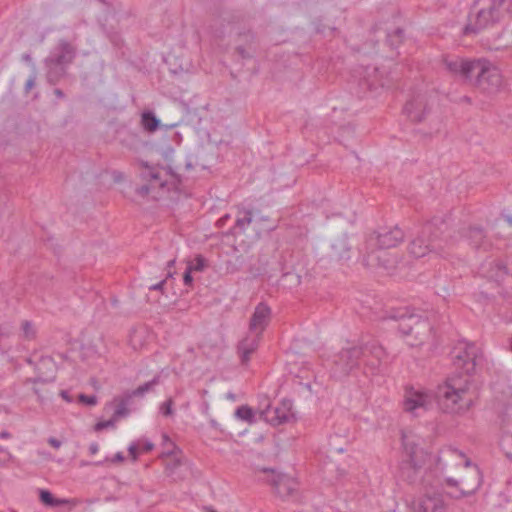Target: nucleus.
I'll return each mask as SVG.
<instances>
[{"label": "nucleus", "instance_id": "1", "mask_svg": "<svg viewBox=\"0 0 512 512\" xmlns=\"http://www.w3.org/2000/svg\"><path fill=\"white\" fill-rule=\"evenodd\" d=\"M451 355L453 365L460 374L449 377L443 385L438 386L434 395L413 387L407 388L403 402L406 412L418 416L429 410L435 401L447 413H462L472 406L470 375L481 363L482 352L474 343L460 341Z\"/></svg>", "mask_w": 512, "mask_h": 512}, {"label": "nucleus", "instance_id": "2", "mask_svg": "<svg viewBox=\"0 0 512 512\" xmlns=\"http://www.w3.org/2000/svg\"><path fill=\"white\" fill-rule=\"evenodd\" d=\"M442 63L452 75L464 79L485 93H496L502 86L499 69L486 59L446 55L442 58Z\"/></svg>", "mask_w": 512, "mask_h": 512}, {"label": "nucleus", "instance_id": "3", "mask_svg": "<svg viewBox=\"0 0 512 512\" xmlns=\"http://www.w3.org/2000/svg\"><path fill=\"white\" fill-rule=\"evenodd\" d=\"M384 356L383 347L375 340L362 346L343 348L334 356L333 376L336 378L345 377L355 369H359L362 364L373 371L380 366Z\"/></svg>", "mask_w": 512, "mask_h": 512}, {"label": "nucleus", "instance_id": "4", "mask_svg": "<svg viewBox=\"0 0 512 512\" xmlns=\"http://www.w3.org/2000/svg\"><path fill=\"white\" fill-rule=\"evenodd\" d=\"M446 222L441 217H434L424 224L418 234L411 240L408 250L411 256L421 258L430 253L443 254V240L439 235L444 232Z\"/></svg>", "mask_w": 512, "mask_h": 512}, {"label": "nucleus", "instance_id": "5", "mask_svg": "<svg viewBox=\"0 0 512 512\" xmlns=\"http://www.w3.org/2000/svg\"><path fill=\"white\" fill-rule=\"evenodd\" d=\"M403 459L399 466V477L410 484H415L422 479L424 465L429 454L414 441L403 437Z\"/></svg>", "mask_w": 512, "mask_h": 512}, {"label": "nucleus", "instance_id": "6", "mask_svg": "<svg viewBox=\"0 0 512 512\" xmlns=\"http://www.w3.org/2000/svg\"><path fill=\"white\" fill-rule=\"evenodd\" d=\"M504 0H477L463 29L465 35L477 34L496 23Z\"/></svg>", "mask_w": 512, "mask_h": 512}, {"label": "nucleus", "instance_id": "7", "mask_svg": "<svg viewBox=\"0 0 512 512\" xmlns=\"http://www.w3.org/2000/svg\"><path fill=\"white\" fill-rule=\"evenodd\" d=\"M383 318L400 321L398 328L404 335H410L416 330V338L419 339L418 344L424 341V337L419 336H428L432 329L427 320L423 319L421 315L410 313L407 307L391 308Z\"/></svg>", "mask_w": 512, "mask_h": 512}, {"label": "nucleus", "instance_id": "8", "mask_svg": "<svg viewBox=\"0 0 512 512\" xmlns=\"http://www.w3.org/2000/svg\"><path fill=\"white\" fill-rule=\"evenodd\" d=\"M75 55V47L66 40H60L45 60L48 80L57 81L65 73L66 67L72 63Z\"/></svg>", "mask_w": 512, "mask_h": 512}, {"label": "nucleus", "instance_id": "9", "mask_svg": "<svg viewBox=\"0 0 512 512\" xmlns=\"http://www.w3.org/2000/svg\"><path fill=\"white\" fill-rule=\"evenodd\" d=\"M403 239L404 232L398 226L390 229L385 228L370 234L365 240L363 250H388L396 247Z\"/></svg>", "mask_w": 512, "mask_h": 512}, {"label": "nucleus", "instance_id": "10", "mask_svg": "<svg viewBox=\"0 0 512 512\" xmlns=\"http://www.w3.org/2000/svg\"><path fill=\"white\" fill-rule=\"evenodd\" d=\"M264 473L268 474L267 481L273 486L276 494L282 499L294 498L298 483L295 479L288 475L276 474L271 469H264Z\"/></svg>", "mask_w": 512, "mask_h": 512}, {"label": "nucleus", "instance_id": "11", "mask_svg": "<svg viewBox=\"0 0 512 512\" xmlns=\"http://www.w3.org/2000/svg\"><path fill=\"white\" fill-rule=\"evenodd\" d=\"M363 251V261L370 267H382L390 271L400 263L398 255L387 250L370 249Z\"/></svg>", "mask_w": 512, "mask_h": 512}, {"label": "nucleus", "instance_id": "12", "mask_svg": "<svg viewBox=\"0 0 512 512\" xmlns=\"http://www.w3.org/2000/svg\"><path fill=\"white\" fill-rule=\"evenodd\" d=\"M403 111L405 115L413 122H421L430 111L429 100L426 93H416L409 99Z\"/></svg>", "mask_w": 512, "mask_h": 512}, {"label": "nucleus", "instance_id": "13", "mask_svg": "<svg viewBox=\"0 0 512 512\" xmlns=\"http://www.w3.org/2000/svg\"><path fill=\"white\" fill-rule=\"evenodd\" d=\"M465 467H467V468L472 467L473 482L471 484H468V482L465 479H461L460 481H458L452 477H447L444 480L446 485L449 487H458L460 482L469 487V490L460 489L458 494H456V495L450 494V496L455 499H460V498H463V497L473 494L481 485V474H480L478 467L475 465H472V463L469 459H466Z\"/></svg>", "mask_w": 512, "mask_h": 512}, {"label": "nucleus", "instance_id": "14", "mask_svg": "<svg viewBox=\"0 0 512 512\" xmlns=\"http://www.w3.org/2000/svg\"><path fill=\"white\" fill-rule=\"evenodd\" d=\"M291 403L284 401L281 406L267 407L259 412L260 418L270 423L273 426L281 425L289 420Z\"/></svg>", "mask_w": 512, "mask_h": 512}, {"label": "nucleus", "instance_id": "15", "mask_svg": "<svg viewBox=\"0 0 512 512\" xmlns=\"http://www.w3.org/2000/svg\"><path fill=\"white\" fill-rule=\"evenodd\" d=\"M359 86L362 90H376L378 87H389V81L383 77L378 68L366 67L360 73Z\"/></svg>", "mask_w": 512, "mask_h": 512}, {"label": "nucleus", "instance_id": "16", "mask_svg": "<svg viewBox=\"0 0 512 512\" xmlns=\"http://www.w3.org/2000/svg\"><path fill=\"white\" fill-rule=\"evenodd\" d=\"M162 169L145 165L141 171L143 180L149 181V184L142 185L137 189V193L141 196H146L150 193L151 189L155 187H163L165 181L162 180Z\"/></svg>", "mask_w": 512, "mask_h": 512}, {"label": "nucleus", "instance_id": "17", "mask_svg": "<svg viewBox=\"0 0 512 512\" xmlns=\"http://www.w3.org/2000/svg\"><path fill=\"white\" fill-rule=\"evenodd\" d=\"M163 459L165 465V474L172 481H180L187 476L188 465L183 461L181 454L165 457Z\"/></svg>", "mask_w": 512, "mask_h": 512}, {"label": "nucleus", "instance_id": "18", "mask_svg": "<svg viewBox=\"0 0 512 512\" xmlns=\"http://www.w3.org/2000/svg\"><path fill=\"white\" fill-rule=\"evenodd\" d=\"M271 320V309L264 303H259L250 318L249 332L261 334Z\"/></svg>", "mask_w": 512, "mask_h": 512}, {"label": "nucleus", "instance_id": "19", "mask_svg": "<svg viewBox=\"0 0 512 512\" xmlns=\"http://www.w3.org/2000/svg\"><path fill=\"white\" fill-rule=\"evenodd\" d=\"M445 503L441 494L426 492L415 505V512H444Z\"/></svg>", "mask_w": 512, "mask_h": 512}, {"label": "nucleus", "instance_id": "20", "mask_svg": "<svg viewBox=\"0 0 512 512\" xmlns=\"http://www.w3.org/2000/svg\"><path fill=\"white\" fill-rule=\"evenodd\" d=\"M261 338V334L249 333V335L239 342L238 354L242 364L245 365L249 362L251 354L258 348Z\"/></svg>", "mask_w": 512, "mask_h": 512}, {"label": "nucleus", "instance_id": "21", "mask_svg": "<svg viewBox=\"0 0 512 512\" xmlns=\"http://www.w3.org/2000/svg\"><path fill=\"white\" fill-rule=\"evenodd\" d=\"M459 238L466 241L473 248L484 245L486 234L480 226H469L458 232Z\"/></svg>", "mask_w": 512, "mask_h": 512}, {"label": "nucleus", "instance_id": "22", "mask_svg": "<svg viewBox=\"0 0 512 512\" xmlns=\"http://www.w3.org/2000/svg\"><path fill=\"white\" fill-rule=\"evenodd\" d=\"M36 369L39 374L36 381L52 382L55 379L56 365L50 356L41 357Z\"/></svg>", "mask_w": 512, "mask_h": 512}, {"label": "nucleus", "instance_id": "23", "mask_svg": "<svg viewBox=\"0 0 512 512\" xmlns=\"http://www.w3.org/2000/svg\"><path fill=\"white\" fill-rule=\"evenodd\" d=\"M331 258L342 261L350 258L351 247L348 239L345 236L337 238L331 246Z\"/></svg>", "mask_w": 512, "mask_h": 512}, {"label": "nucleus", "instance_id": "24", "mask_svg": "<svg viewBox=\"0 0 512 512\" xmlns=\"http://www.w3.org/2000/svg\"><path fill=\"white\" fill-rule=\"evenodd\" d=\"M39 499L44 505L49 507L69 505L70 508H73L77 505V501L75 499L55 498L50 491L44 489L39 490Z\"/></svg>", "mask_w": 512, "mask_h": 512}, {"label": "nucleus", "instance_id": "25", "mask_svg": "<svg viewBox=\"0 0 512 512\" xmlns=\"http://www.w3.org/2000/svg\"><path fill=\"white\" fill-rule=\"evenodd\" d=\"M252 213L249 210H243L238 213L235 225L233 227L234 233L244 232L246 228L252 223Z\"/></svg>", "mask_w": 512, "mask_h": 512}, {"label": "nucleus", "instance_id": "26", "mask_svg": "<svg viewBox=\"0 0 512 512\" xmlns=\"http://www.w3.org/2000/svg\"><path fill=\"white\" fill-rule=\"evenodd\" d=\"M141 124L146 131L154 132L158 129L160 121L153 112L146 111L142 113Z\"/></svg>", "mask_w": 512, "mask_h": 512}, {"label": "nucleus", "instance_id": "27", "mask_svg": "<svg viewBox=\"0 0 512 512\" xmlns=\"http://www.w3.org/2000/svg\"><path fill=\"white\" fill-rule=\"evenodd\" d=\"M235 416L236 418L245 421L249 424L256 422V412L247 405L239 406L235 410Z\"/></svg>", "mask_w": 512, "mask_h": 512}, {"label": "nucleus", "instance_id": "28", "mask_svg": "<svg viewBox=\"0 0 512 512\" xmlns=\"http://www.w3.org/2000/svg\"><path fill=\"white\" fill-rule=\"evenodd\" d=\"M160 383V377L155 376L151 381H148L144 383L143 385H140L135 390L128 392V398L136 397V396H143L145 393L150 392L154 389L156 385Z\"/></svg>", "mask_w": 512, "mask_h": 512}, {"label": "nucleus", "instance_id": "29", "mask_svg": "<svg viewBox=\"0 0 512 512\" xmlns=\"http://www.w3.org/2000/svg\"><path fill=\"white\" fill-rule=\"evenodd\" d=\"M162 447H163L162 458L181 454V451L179 450V448L175 445V443L167 435L162 436Z\"/></svg>", "mask_w": 512, "mask_h": 512}, {"label": "nucleus", "instance_id": "30", "mask_svg": "<svg viewBox=\"0 0 512 512\" xmlns=\"http://www.w3.org/2000/svg\"><path fill=\"white\" fill-rule=\"evenodd\" d=\"M488 264H489V266L495 267V272H491V273L487 274V277H489V278L498 280L499 278H501L502 276H504L508 273L506 266L500 261H491Z\"/></svg>", "mask_w": 512, "mask_h": 512}, {"label": "nucleus", "instance_id": "31", "mask_svg": "<svg viewBox=\"0 0 512 512\" xmlns=\"http://www.w3.org/2000/svg\"><path fill=\"white\" fill-rule=\"evenodd\" d=\"M131 398H128V392L120 399L116 406L113 417L117 420L118 418L127 415V405Z\"/></svg>", "mask_w": 512, "mask_h": 512}, {"label": "nucleus", "instance_id": "32", "mask_svg": "<svg viewBox=\"0 0 512 512\" xmlns=\"http://www.w3.org/2000/svg\"><path fill=\"white\" fill-rule=\"evenodd\" d=\"M500 446L506 457L512 460V435H503L500 440Z\"/></svg>", "mask_w": 512, "mask_h": 512}, {"label": "nucleus", "instance_id": "33", "mask_svg": "<svg viewBox=\"0 0 512 512\" xmlns=\"http://www.w3.org/2000/svg\"><path fill=\"white\" fill-rule=\"evenodd\" d=\"M207 266V261L204 257L202 256H197L194 260H192L191 262L188 263L187 267L192 271V272H201L205 269V267Z\"/></svg>", "mask_w": 512, "mask_h": 512}, {"label": "nucleus", "instance_id": "34", "mask_svg": "<svg viewBox=\"0 0 512 512\" xmlns=\"http://www.w3.org/2000/svg\"><path fill=\"white\" fill-rule=\"evenodd\" d=\"M21 329H22L24 339L32 340L36 337V330L30 321H28V320L23 321L21 324Z\"/></svg>", "mask_w": 512, "mask_h": 512}, {"label": "nucleus", "instance_id": "35", "mask_svg": "<svg viewBox=\"0 0 512 512\" xmlns=\"http://www.w3.org/2000/svg\"><path fill=\"white\" fill-rule=\"evenodd\" d=\"M160 412L164 416H172L174 413L173 410V400L172 398L167 399L165 402H163L160 406Z\"/></svg>", "mask_w": 512, "mask_h": 512}, {"label": "nucleus", "instance_id": "36", "mask_svg": "<svg viewBox=\"0 0 512 512\" xmlns=\"http://www.w3.org/2000/svg\"><path fill=\"white\" fill-rule=\"evenodd\" d=\"M116 421L114 417L106 421H100L95 425V431H102L106 428L114 427Z\"/></svg>", "mask_w": 512, "mask_h": 512}, {"label": "nucleus", "instance_id": "37", "mask_svg": "<svg viewBox=\"0 0 512 512\" xmlns=\"http://www.w3.org/2000/svg\"><path fill=\"white\" fill-rule=\"evenodd\" d=\"M78 398L81 403L89 406L95 405L97 403V398L94 395L80 394Z\"/></svg>", "mask_w": 512, "mask_h": 512}, {"label": "nucleus", "instance_id": "38", "mask_svg": "<svg viewBox=\"0 0 512 512\" xmlns=\"http://www.w3.org/2000/svg\"><path fill=\"white\" fill-rule=\"evenodd\" d=\"M12 455L3 447L0 446V465H4L12 460Z\"/></svg>", "mask_w": 512, "mask_h": 512}, {"label": "nucleus", "instance_id": "39", "mask_svg": "<svg viewBox=\"0 0 512 512\" xmlns=\"http://www.w3.org/2000/svg\"><path fill=\"white\" fill-rule=\"evenodd\" d=\"M192 271L187 267L183 275V281L186 286H191L193 283Z\"/></svg>", "mask_w": 512, "mask_h": 512}, {"label": "nucleus", "instance_id": "40", "mask_svg": "<svg viewBox=\"0 0 512 512\" xmlns=\"http://www.w3.org/2000/svg\"><path fill=\"white\" fill-rule=\"evenodd\" d=\"M11 335V328L8 325L0 326V340Z\"/></svg>", "mask_w": 512, "mask_h": 512}, {"label": "nucleus", "instance_id": "41", "mask_svg": "<svg viewBox=\"0 0 512 512\" xmlns=\"http://www.w3.org/2000/svg\"><path fill=\"white\" fill-rule=\"evenodd\" d=\"M36 76L32 75L28 78V80L25 83V90L26 92L30 91L35 86Z\"/></svg>", "mask_w": 512, "mask_h": 512}, {"label": "nucleus", "instance_id": "42", "mask_svg": "<svg viewBox=\"0 0 512 512\" xmlns=\"http://www.w3.org/2000/svg\"><path fill=\"white\" fill-rule=\"evenodd\" d=\"M403 31L401 29H397L393 35H389V42L391 45L394 44V38L401 39L402 38Z\"/></svg>", "mask_w": 512, "mask_h": 512}, {"label": "nucleus", "instance_id": "43", "mask_svg": "<svg viewBox=\"0 0 512 512\" xmlns=\"http://www.w3.org/2000/svg\"><path fill=\"white\" fill-rule=\"evenodd\" d=\"M128 450H129L130 455H131L134 459H136V458L138 457L139 449H138V446H137L136 444H131V445L129 446V449H128Z\"/></svg>", "mask_w": 512, "mask_h": 512}, {"label": "nucleus", "instance_id": "44", "mask_svg": "<svg viewBox=\"0 0 512 512\" xmlns=\"http://www.w3.org/2000/svg\"><path fill=\"white\" fill-rule=\"evenodd\" d=\"M48 443H49L53 448H55V449L60 448V446L62 445L61 441H60V440H58V439H56V438H54V437H50V438L48 439Z\"/></svg>", "mask_w": 512, "mask_h": 512}, {"label": "nucleus", "instance_id": "45", "mask_svg": "<svg viewBox=\"0 0 512 512\" xmlns=\"http://www.w3.org/2000/svg\"><path fill=\"white\" fill-rule=\"evenodd\" d=\"M60 396L68 403H71L73 401L72 396L69 394L67 390H62L60 392Z\"/></svg>", "mask_w": 512, "mask_h": 512}, {"label": "nucleus", "instance_id": "46", "mask_svg": "<svg viewBox=\"0 0 512 512\" xmlns=\"http://www.w3.org/2000/svg\"><path fill=\"white\" fill-rule=\"evenodd\" d=\"M165 282H166V280L164 279V280L160 281V282H159V283H157V284L151 285V286L149 287V289H150V290H162V288H163V286H164Z\"/></svg>", "mask_w": 512, "mask_h": 512}, {"label": "nucleus", "instance_id": "47", "mask_svg": "<svg viewBox=\"0 0 512 512\" xmlns=\"http://www.w3.org/2000/svg\"><path fill=\"white\" fill-rule=\"evenodd\" d=\"M174 263H175V260H174V259L169 260V261H168V263H167V278H169V277H172V276H173V273H172V271H171L170 269H171V267L174 265Z\"/></svg>", "mask_w": 512, "mask_h": 512}, {"label": "nucleus", "instance_id": "48", "mask_svg": "<svg viewBox=\"0 0 512 512\" xmlns=\"http://www.w3.org/2000/svg\"><path fill=\"white\" fill-rule=\"evenodd\" d=\"M99 450V446L97 443H91L89 446V452L91 455H95Z\"/></svg>", "mask_w": 512, "mask_h": 512}, {"label": "nucleus", "instance_id": "49", "mask_svg": "<svg viewBox=\"0 0 512 512\" xmlns=\"http://www.w3.org/2000/svg\"><path fill=\"white\" fill-rule=\"evenodd\" d=\"M237 52L242 58H248L250 55L245 51V49L241 46L237 47Z\"/></svg>", "mask_w": 512, "mask_h": 512}, {"label": "nucleus", "instance_id": "50", "mask_svg": "<svg viewBox=\"0 0 512 512\" xmlns=\"http://www.w3.org/2000/svg\"><path fill=\"white\" fill-rule=\"evenodd\" d=\"M154 445L151 442H145L143 444L142 450L145 452H149L153 449Z\"/></svg>", "mask_w": 512, "mask_h": 512}, {"label": "nucleus", "instance_id": "51", "mask_svg": "<svg viewBox=\"0 0 512 512\" xmlns=\"http://www.w3.org/2000/svg\"><path fill=\"white\" fill-rule=\"evenodd\" d=\"M124 459L123 455L121 453H117L114 458L112 459L113 462L122 461Z\"/></svg>", "mask_w": 512, "mask_h": 512}, {"label": "nucleus", "instance_id": "52", "mask_svg": "<svg viewBox=\"0 0 512 512\" xmlns=\"http://www.w3.org/2000/svg\"><path fill=\"white\" fill-rule=\"evenodd\" d=\"M23 60L26 61V62H31L32 58L29 54H24L22 56Z\"/></svg>", "mask_w": 512, "mask_h": 512}, {"label": "nucleus", "instance_id": "53", "mask_svg": "<svg viewBox=\"0 0 512 512\" xmlns=\"http://www.w3.org/2000/svg\"><path fill=\"white\" fill-rule=\"evenodd\" d=\"M459 241V239L455 236H450V243L451 244H455Z\"/></svg>", "mask_w": 512, "mask_h": 512}, {"label": "nucleus", "instance_id": "54", "mask_svg": "<svg viewBox=\"0 0 512 512\" xmlns=\"http://www.w3.org/2000/svg\"><path fill=\"white\" fill-rule=\"evenodd\" d=\"M55 94L58 96V97H63V92L60 90V89H56L55 90Z\"/></svg>", "mask_w": 512, "mask_h": 512}, {"label": "nucleus", "instance_id": "55", "mask_svg": "<svg viewBox=\"0 0 512 512\" xmlns=\"http://www.w3.org/2000/svg\"><path fill=\"white\" fill-rule=\"evenodd\" d=\"M0 437H1V438H8V437H9V433H7V432H2V433L0 434Z\"/></svg>", "mask_w": 512, "mask_h": 512}, {"label": "nucleus", "instance_id": "56", "mask_svg": "<svg viewBox=\"0 0 512 512\" xmlns=\"http://www.w3.org/2000/svg\"><path fill=\"white\" fill-rule=\"evenodd\" d=\"M448 452H449V453L459 454V456H461V457L463 456V455H462L460 452H458L457 450H452V449H450V450H448Z\"/></svg>", "mask_w": 512, "mask_h": 512}, {"label": "nucleus", "instance_id": "57", "mask_svg": "<svg viewBox=\"0 0 512 512\" xmlns=\"http://www.w3.org/2000/svg\"><path fill=\"white\" fill-rule=\"evenodd\" d=\"M506 220H507L510 224H512V218H511V217L507 216V217H506Z\"/></svg>", "mask_w": 512, "mask_h": 512}, {"label": "nucleus", "instance_id": "58", "mask_svg": "<svg viewBox=\"0 0 512 512\" xmlns=\"http://www.w3.org/2000/svg\"><path fill=\"white\" fill-rule=\"evenodd\" d=\"M208 512H217V511L214 509H209Z\"/></svg>", "mask_w": 512, "mask_h": 512}, {"label": "nucleus", "instance_id": "59", "mask_svg": "<svg viewBox=\"0 0 512 512\" xmlns=\"http://www.w3.org/2000/svg\"><path fill=\"white\" fill-rule=\"evenodd\" d=\"M228 218V216H225L223 218H220V221H223L224 219Z\"/></svg>", "mask_w": 512, "mask_h": 512}, {"label": "nucleus", "instance_id": "60", "mask_svg": "<svg viewBox=\"0 0 512 512\" xmlns=\"http://www.w3.org/2000/svg\"><path fill=\"white\" fill-rule=\"evenodd\" d=\"M275 228H276V226H271L269 229L274 230Z\"/></svg>", "mask_w": 512, "mask_h": 512}]
</instances>
